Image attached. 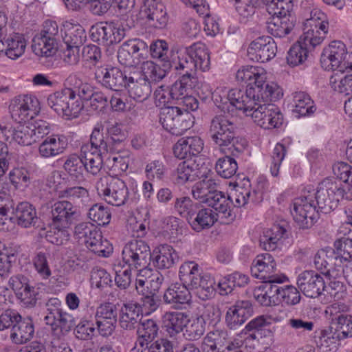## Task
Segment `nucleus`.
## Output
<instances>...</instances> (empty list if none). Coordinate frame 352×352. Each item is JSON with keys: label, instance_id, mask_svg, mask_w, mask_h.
<instances>
[{"label": "nucleus", "instance_id": "obj_1", "mask_svg": "<svg viewBox=\"0 0 352 352\" xmlns=\"http://www.w3.org/2000/svg\"><path fill=\"white\" fill-rule=\"evenodd\" d=\"M238 81L247 83V89L241 90L232 89L228 91L230 106L242 111L245 116L254 108L258 98H266L263 91L266 84V73L263 68L254 66H245L239 69L236 74Z\"/></svg>", "mask_w": 352, "mask_h": 352}, {"label": "nucleus", "instance_id": "obj_2", "mask_svg": "<svg viewBox=\"0 0 352 352\" xmlns=\"http://www.w3.org/2000/svg\"><path fill=\"white\" fill-rule=\"evenodd\" d=\"M328 29L327 15L320 9H313L309 17L303 22L302 34L288 52L287 63L292 67L302 64L307 58L309 49L314 48L322 42Z\"/></svg>", "mask_w": 352, "mask_h": 352}, {"label": "nucleus", "instance_id": "obj_3", "mask_svg": "<svg viewBox=\"0 0 352 352\" xmlns=\"http://www.w3.org/2000/svg\"><path fill=\"white\" fill-rule=\"evenodd\" d=\"M263 92L266 93L267 97L258 98L248 116L265 129L278 128L283 123V116L280 109L271 102L282 97V89L276 83L268 82Z\"/></svg>", "mask_w": 352, "mask_h": 352}, {"label": "nucleus", "instance_id": "obj_4", "mask_svg": "<svg viewBox=\"0 0 352 352\" xmlns=\"http://www.w3.org/2000/svg\"><path fill=\"white\" fill-rule=\"evenodd\" d=\"M208 134L224 153L236 156L247 146V141L236 135V124L223 115L215 116L212 118Z\"/></svg>", "mask_w": 352, "mask_h": 352}, {"label": "nucleus", "instance_id": "obj_5", "mask_svg": "<svg viewBox=\"0 0 352 352\" xmlns=\"http://www.w3.org/2000/svg\"><path fill=\"white\" fill-rule=\"evenodd\" d=\"M174 63V69L178 74L196 72L197 69L206 72L210 67V58L208 47L204 43H195L185 47Z\"/></svg>", "mask_w": 352, "mask_h": 352}, {"label": "nucleus", "instance_id": "obj_6", "mask_svg": "<svg viewBox=\"0 0 352 352\" xmlns=\"http://www.w3.org/2000/svg\"><path fill=\"white\" fill-rule=\"evenodd\" d=\"M95 188L99 197L113 206H123L129 200V188L118 177L104 175L96 181Z\"/></svg>", "mask_w": 352, "mask_h": 352}, {"label": "nucleus", "instance_id": "obj_7", "mask_svg": "<svg viewBox=\"0 0 352 352\" xmlns=\"http://www.w3.org/2000/svg\"><path fill=\"white\" fill-rule=\"evenodd\" d=\"M346 193L342 183L337 179L326 178L317 188L315 198L318 210L324 214L334 210Z\"/></svg>", "mask_w": 352, "mask_h": 352}, {"label": "nucleus", "instance_id": "obj_8", "mask_svg": "<svg viewBox=\"0 0 352 352\" xmlns=\"http://www.w3.org/2000/svg\"><path fill=\"white\" fill-rule=\"evenodd\" d=\"M320 63L325 70L340 73L352 70V52L348 53L345 45L338 41L331 42L324 48Z\"/></svg>", "mask_w": 352, "mask_h": 352}, {"label": "nucleus", "instance_id": "obj_9", "mask_svg": "<svg viewBox=\"0 0 352 352\" xmlns=\"http://www.w3.org/2000/svg\"><path fill=\"white\" fill-rule=\"evenodd\" d=\"M45 306L44 321L51 327L54 334L58 336H65L75 326L74 318L62 309L61 301L58 298H50Z\"/></svg>", "mask_w": 352, "mask_h": 352}, {"label": "nucleus", "instance_id": "obj_10", "mask_svg": "<svg viewBox=\"0 0 352 352\" xmlns=\"http://www.w3.org/2000/svg\"><path fill=\"white\" fill-rule=\"evenodd\" d=\"M160 122L165 130L175 135H182L194 122L191 113L181 107L169 106L162 108Z\"/></svg>", "mask_w": 352, "mask_h": 352}, {"label": "nucleus", "instance_id": "obj_11", "mask_svg": "<svg viewBox=\"0 0 352 352\" xmlns=\"http://www.w3.org/2000/svg\"><path fill=\"white\" fill-rule=\"evenodd\" d=\"M123 262L129 267L146 268L150 263L151 252L149 245L142 239L128 242L122 252Z\"/></svg>", "mask_w": 352, "mask_h": 352}, {"label": "nucleus", "instance_id": "obj_12", "mask_svg": "<svg viewBox=\"0 0 352 352\" xmlns=\"http://www.w3.org/2000/svg\"><path fill=\"white\" fill-rule=\"evenodd\" d=\"M312 196H302L295 199L292 214L294 220L301 229L310 228L318 218Z\"/></svg>", "mask_w": 352, "mask_h": 352}, {"label": "nucleus", "instance_id": "obj_13", "mask_svg": "<svg viewBox=\"0 0 352 352\" xmlns=\"http://www.w3.org/2000/svg\"><path fill=\"white\" fill-rule=\"evenodd\" d=\"M80 212L74 204L68 200H60L51 206L50 226L69 228L79 219Z\"/></svg>", "mask_w": 352, "mask_h": 352}, {"label": "nucleus", "instance_id": "obj_14", "mask_svg": "<svg viewBox=\"0 0 352 352\" xmlns=\"http://www.w3.org/2000/svg\"><path fill=\"white\" fill-rule=\"evenodd\" d=\"M276 266L274 256L270 253H264L257 255L254 259L251 271L254 276L264 283H283L287 277L275 274Z\"/></svg>", "mask_w": 352, "mask_h": 352}, {"label": "nucleus", "instance_id": "obj_15", "mask_svg": "<svg viewBox=\"0 0 352 352\" xmlns=\"http://www.w3.org/2000/svg\"><path fill=\"white\" fill-rule=\"evenodd\" d=\"M10 111L12 118L18 122L32 120L41 110L38 100L33 96H23L15 98L11 102Z\"/></svg>", "mask_w": 352, "mask_h": 352}, {"label": "nucleus", "instance_id": "obj_16", "mask_svg": "<svg viewBox=\"0 0 352 352\" xmlns=\"http://www.w3.org/2000/svg\"><path fill=\"white\" fill-rule=\"evenodd\" d=\"M148 53L147 44L141 39L135 38L124 42L118 51L119 63L126 67L138 65Z\"/></svg>", "mask_w": 352, "mask_h": 352}, {"label": "nucleus", "instance_id": "obj_17", "mask_svg": "<svg viewBox=\"0 0 352 352\" xmlns=\"http://www.w3.org/2000/svg\"><path fill=\"white\" fill-rule=\"evenodd\" d=\"M271 322L263 316H258L250 320L245 326V344L251 348L256 349L260 345L265 344V340L270 337L272 331L270 329Z\"/></svg>", "mask_w": 352, "mask_h": 352}, {"label": "nucleus", "instance_id": "obj_18", "mask_svg": "<svg viewBox=\"0 0 352 352\" xmlns=\"http://www.w3.org/2000/svg\"><path fill=\"white\" fill-rule=\"evenodd\" d=\"M277 45L274 40L267 36L258 37L252 41L248 48V56L253 61L265 63L276 54Z\"/></svg>", "mask_w": 352, "mask_h": 352}, {"label": "nucleus", "instance_id": "obj_19", "mask_svg": "<svg viewBox=\"0 0 352 352\" xmlns=\"http://www.w3.org/2000/svg\"><path fill=\"white\" fill-rule=\"evenodd\" d=\"M129 73H124L118 67H100L96 69L95 78L103 87L118 91L125 87Z\"/></svg>", "mask_w": 352, "mask_h": 352}, {"label": "nucleus", "instance_id": "obj_20", "mask_svg": "<svg viewBox=\"0 0 352 352\" xmlns=\"http://www.w3.org/2000/svg\"><path fill=\"white\" fill-rule=\"evenodd\" d=\"M297 285L305 296L311 298L320 296L326 288L323 278L313 270L301 272L297 278Z\"/></svg>", "mask_w": 352, "mask_h": 352}, {"label": "nucleus", "instance_id": "obj_21", "mask_svg": "<svg viewBox=\"0 0 352 352\" xmlns=\"http://www.w3.org/2000/svg\"><path fill=\"white\" fill-rule=\"evenodd\" d=\"M125 87L128 89L129 96L139 102L147 100L152 92L151 82L139 70L129 72Z\"/></svg>", "mask_w": 352, "mask_h": 352}, {"label": "nucleus", "instance_id": "obj_22", "mask_svg": "<svg viewBox=\"0 0 352 352\" xmlns=\"http://www.w3.org/2000/svg\"><path fill=\"white\" fill-rule=\"evenodd\" d=\"M142 18L153 21L157 28H164L168 23V15L164 4L160 0H145L140 12Z\"/></svg>", "mask_w": 352, "mask_h": 352}, {"label": "nucleus", "instance_id": "obj_23", "mask_svg": "<svg viewBox=\"0 0 352 352\" xmlns=\"http://www.w3.org/2000/svg\"><path fill=\"white\" fill-rule=\"evenodd\" d=\"M253 313L251 303L248 300L236 302L227 310L226 323L230 329H236L249 318Z\"/></svg>", "mask_w": 352, "mask_h": 352}, {"label": "nucleus", "instance_id": "obj_24", "mask_svg": "<svg viewBox=\"0 0 352 352\" xmlns=\"http://www.w3.org/2000/svg\"><path fill=\"white\" fill-rule=\"evenodd\" d=\"M232 340L226 331L216 329L208 332L204 337L201 349L203 352H227Z\"/></svg>", "mask_w": 352, "mask_h": 352}, {"label": "nucleus", "instance_id": "obj_25", "mask_svg": "<svg viewBox=\"0 0 352 352\" xmlns=\"http://www.w3.org/2000/svg\"><path fill=\"white\" fill-rule=\"evenodd\" d=\"M142 319L141 305L137 302H130L124 304L120 311L119 322L122 329H135Z\"/></svg>", "mask_w": 352, "mask_h": 352}, {"label": "nucleus", "instance_id": "obj_26", "mask_svg": "<svg viewBox=\"0 0 352 352\" xmlns=\"http://www.w3.org/2000/svg\"><path fill=\"white\" fill-rule=\"evenodd\" d=\"M204 148V142L198 136L186 137L179 139L173 147V153L177 158L184 159L197 155Z\"/></svg>", "mask_w": 352, "mask_h": 352}, {"label": "nucleus", "instance_id": "obj_27", "mask_svg": "<svg viewBox=\"0 0 352 352\" xmlns=\"http://www.w3.org/2000/svg\"><path fill=\"white\" fill-rule=\"evenodd\" d=\"M191 296L188 288L183 283H175L169 286L164 292L163 301L173 308H179L181 305L190 301Z\"/></svg>", "mask_w": 352, "mask_h": 352}, {"label": "nucleus", "instance_id": "obj_28", "mask_svg": "<svg viewBox=\"0 0 352 352\" xmlns=\"http://www.w3.org/2000/svg\"><path fill=\"white\" fill-rule=\"evenodd\" d=\"M294 26L295 19L292 16L273 15L267 23V32L278 38L289 34Z\"/></svg>", "mask_w": 352, "mask_h": 352}, {"label": "nucleus", "instance_id": "obj_29", "mask_svg": "<svg viewBox=\"0 0 352 352\" xmlns=\"http://www.w3.org/2000/svg\"><path fill=\"white\" fill-rule=\"evenodd\" d=\"M67 146L63 136L47 137L38 146V154L42 158H50L63 153Z\"/></svg>", "mask_w": 352, "mask_h": 352}, {"label": "nucleus", "instance_id": "obj_30", "mask_svg": "<svg viewBox=\"0 0 352 352\" xmlns=\"http://www.w3.org/2000/svg\"><path fill=\"white\" fill-rule=\"evenodd\" d=\"M179 278L183 285L189 289H195L200 286L204 276L201 275V270L198 264L193 261L185 262L179 268Z\"/></svg>", "mask_w": 352, "mask_h": 352}, {"label": "nucleus", "instance_id": "obj_31", "mask_svg": "<svg viewBox=\"0 0 352 352\" xmlns=\"http://www.w3.org/2000/svg\"><path fill=\"white\" fill-rule=\"evenodd\" d=\"M166 331L170 337H175L183 331L188 321V316L184 312L168 311L162 317Z\"/></svg>", "mask_w": 352, "mask_h": 352}, {"label": "nucleus", "instance_id": "obj_32", "mask_svg": "<svg viewBox=\"0 0 352 352\" xmlns=\"http://www.w3.org/2000/svg\"><path fill=\"white\" fill-rule=\"evenodd\" d=\"M153 263L160 270L170 269L173 267L179 260L176 251L171 245L163 244L154 250Z\"/></svg>", "mask_w": 352, "mask_h": 352}, {"label": "nucleus", "instance_id": "obj_33", "mask_svg": "<svg viewBox=\"0 0 352 352\" xmlns=\"http://www.w3.org/2000/svg\"><path fill=\"white\" fill-rule=\"evenodd\" d=\"M198 166L192 159L180 162L173 174L175 182L182 185L188 182L195 181L200 174Z\"/></svg>", "mask_w": 352, "mask_h": 352}, {"label": "nucleus", "instance_id": "obj_34", "mask_svg": "<svg viewBox=\"0 0 352 352\" xmlns=\"http://www.w3.org/2000/svg\"><path fill=\"white\" fill-rule=\"evenodd\" d=\"M34 334V325L28 318L18 322L11 329L10 338L14 344H22L30 341Z\"/></svg>", "mask_w": 352, "mask_h": 352}, {"label": "nucleus", "instance_id": "obj_35", "mask_svg": "<svg viewBox=\"0 0 352 352\" xmlns=\"http://www.w3.org/2000/svg\"><path fill=\"white\" fill-rule=\"evenodd\" d=\"M188 222L192 228L196 232H200L204 229L212 227L217 221V214L210 208H201L195 214L188 217Z\"/></svg>", "mask_w": 352, "mask_h": 352}, {"label": "nucleus", "instance_id": "obj_36", "mask_svg": "<svg viewBox=\"0 0 352 352\" xmlns=\"http://www.w3.org/2000/svg\"><path fill=\"white\" fill-rule=\"evenodd\" d=\"M10 212L14 213L17 224L23 228L34 226L38 220L36 209L28 202L19 203L14 210L12 208Z\"/></svg>", "mask_w": 352, "mask_h": 352}, {"label": "nucleus", "instance_id": "obj_37", "mask_svg": "<svg viewBox=\"0 0 352 352\" xmlns=\"http://www.w3.org/2000/svg\"><path fill=\"white\" fill-rule=\"evenodd\" d=\"M172 66L170 61H144L140 72L149 81H159L166 76Z\"/></svg>", "mask_w": 352, "mask_h": 352}, {"label": "nucleus", "instance_id": "obj_38", "mask_svg": "<svg viewBox=\"0 0 352 352\" xmlns=\"http://www.w3.org/2000/svg\"><path fill=\"white\" fill-rule=\"evenodd\" d=\"M109 137L104 135V126L98 123L90 135L91 151L102 155L107 154L111 151Z\"/></svg>", "mask_w": 352, "mask_h": 352}, {"label": "nucleus", "instance_id": "obj_39", "mask_svg": "<svg viewBox=\"0 0 352 352\" xmlns=\"http://www.w3.org/2000/svg\"><path fill=\"white\" fill-rule=\"evenodd\" d=\"M286 233V229L283 226L274 225L271 228L263 232L260 239V245L266 251L275 250L280 240Z\"/></svg>", "mask_w": 352, "mask_h": 352}, {"label": "nucleus", "instance_id": "obj_40", "mask_svg": "<svg viewBox=\"0 0 352 352\" xmlns=\"http://www.w3.org/2000/svg\"><path fill=\"white\" fill-rule=\"evenodd\" d=\"M217 184L215 179L211 177L206 176L201 180L197 182L192 188L193 197L200 202L206 204L217 190Z\"/></svg>", "mask_w": 352, "mask_h": 352}, {"label": "nucleus", "instance_id": "obj_41", "mask_svg": "<svg viewBox=\"0 0 352 352\" xmlns=\"http://www.w3.org/2000/svg\"><path fill=\"white\" fill-rule=\"evenodd\" d=\"M293 112L296 113L298 117L310 116L316 110L314 100L306 92H295L293 95Z\"/></svg>", "mask_w": 352, "mask_h": 352}, {"label": "nucleus", "instance_id": "obj_42", "mask_svg": "<svg viewBox=\"0 0 352 352\" xmlns=\"http://www.w3.org/2000/svg\"><path fill=\"white\" fill-rule=\"evenodd\" d=\"M340 340L342 339L335 332L321 330L316 336L315 342L320 352H336Z\"/></svg>", "mask_w": 352, "mask_h": 352}, {"label": "nucleus", "instance_id": "obj_43", "mask_svg": "<svg viewBox=\"0 0 352 352\" xmlns=\"http://www.w3.org/2000/svg\"><path fill=\"white\" fill-rule=\"evenodd\" d=\"M264 286L258 287L254 292L256 300L263 306L275 305L277 301L278 285L276 283H266Z\"/></svg>", "mask_w": 352, "mask_h": 352}, {"label": "nucleus", "instance_id": "obj_44", "mask_svg": "<svg viewBox=\"0 0 352 352\" xmlns=\"http://www.w3.org/2000/svg\"><path fill=\"white\" fill-rule=\"evenodd\" d=\"M32 47L36 55L50 57L57 52L58 43L36 34L32 39Z\"/></svg>", "mask_w": 352, "mask_h": 352}, {"label": "nucleus", "instance_id": "obj_45", "mask_svg": "<svg viewBox=\"0 0 352 352\" xmlns=\"http://www.w3.org/2000/svg\"><path fill=\"white\" fill-rule=\"evenodd\" d=\"M138 342L151 343L157 337L159 327L153 319H142L137 327Z\"/></svg>", "mask_w": 352, "mask_h": 352}, {"label": "nucleus", "instance_id": "obj_46", "mask_svg": "<svg viewBox=\"0 0 352 352\" xmlns=\"http://www.w3.org/2000/svg\"><path fill=\"white\" fill-rule=\"evenodd\" d=\"M58 197L60 199L72 201L73 204L86 205L89 201V193L87 188L82 186L67 187L58 191Z\"/></svg>", "mask_w": 352, "mask_h": 352}, {"label": "nucleus", "instance_id": "obj_47", "mask_svg": "<svg viewBox=\"0 0 352 352\" xmlns=\"http://www.w3.org/2000/svg\"><path fill=\"white\" fill-rule=\"evenodd\" d=\"M6 55L11 59H16L22 56L26 47L24 37L19 34L10 36L6 39Z\"/></svg>", "mask_w": 352, "mask_h": 352}, {"label": "nucleus", "instance_id": "obj_48", "mask_svg": "<svg viewBox=\"0 0 352 352\" xmlns=\"http://www.w3.org/2000/svg\"><path fill=\"white\" fill-rule=\"evenodd\" d=\"M87 38L86 33L83 28L79 25H72L67 29L63 36L64 43L67 47L77 50L83 45Z\"/></svg>", "mask_w": 352, "mask_h": 352}, {"label": "nucleus", "instance_id": "obj_49", "mask_svg": "<svg viewBox=\"0 0 352 352\" xmlns=\"http://www.w3.org/2000/svg\"><path fill=\"white\" fill-rule=\"evenodd\" d=\"M104 45H110L120 43L126 34L127 29L122 24L107 23L104 24Z\"/></svg>", "mask_w": 352, "mask_h": 352}, {"label": "nucleus", "instance_id": "obj_50", "mask_svg": "<svg viewBox=\"0 0 352 352\" xmlns=\"http://www.w3.org/2000/svg\"><path fill=\"white\" fill-rule=\"evenodd\" d=\"M206 331V321L203 316L190 320L185 326L184 336L189 341L198 340Z\"/></svg>", "mask_w": 352, "mask_h": 352}, {"label": "nucleus", "instance_id": "obj_51", "mask_svg": "<svg viewBox=\"0 0 352 352\" xmlns=\"http://www.w3.org/2000/svg\"><path fill=\"white\" fill-rule=\"evenodd\" d=\"M206 204L223 214L225 217L230 216V199L217 189L208 199Z\"/></svg>", "mask_w": 352, "mask_h": 352}, {"label": "nucleus", "instance_id": "obj_52", "mask_svg": "<svg viewBox=\"0 0 352 352\" xmlns=\"http://www.w3.org/2000/svg\"><path fill=\"white\" fill-rule=\"evenodd\" d=\"M206 204L223 214L225 217L230 216V199L217 189L208 199Z\"/></svg>", "mask_w": 352, "mask_h": 352}, {"label": "nucleus", "instance_id": "obj_53", "mask_svg": "<svg viewBox=\"0 0 352 352\" xmlns=\"http://www.w3.org/2000/svg\"><path fill=\"white\" fill-rule=\"evenodd\" d=\"M88 146L82 147L84 153L85 170L91 174L97 175L103 166L102 155L92 151L87 152Z\"/></svg>", "mask_w": 352, "mask_h": 352}, {"label": "nucleus", "instance_id": "obj_54", "mask_svg": "<svg viewBox=\"0 0 352 352\" xmlns=\"http://www.w3.org/2000/svg\"><path fill=\"white\" fill-rule=\"evenodd\" d=\"M63 168L72 178L81 179L85 171L84 160L78 155L72 154L65 160Z\"/></svg>", "mask_w": 352, "mask_h": 352}, {"label": "nucleus", "instance_id": "obj_55", "mask_svg": "<svg viewBox=\"0 0 352 352\" xmlns=\"http://www.w3.org/2000/svg\"><path fill=\"white\" fill-rule=\"evenodd\" d=\"M82 108L83 104L78 97H77L76 91L70 88L69 91V98L66 100L63 118L67 120H71L76 118Z\"/></svg>", "mask_w": 352, "mask_h": 352}, {"label": "nucleus", "instance_id": "obj_56", "mask_svg": "<svg viewBox=\"0 0 352 352\" xmlns=\"http://www.w3.org/2000/svg\"><path fill=\"white\" fill-rule=\"evenodd\" d=\"M71 87H66L60 91L50 94L47 98V104L58 115L63 117L66 100L69 98V91Z\"/></svg>", "mask_w": 352, "mask_h": 352}, {"label": "nucleus", "instance_id": "obj_57", "mask_svg": "<svg viewBox=\"0 0 352 352\" xmlns=\"http://www.w3.org/2000/svg\"><path fill=\"white\" fill-rule=\"evenodd\" d=\"M12 140L22 146L31 145L34 142L32 129L30 123L18 124L12 131Z\"/></svg>", "mask_w": 352, "mask_h": 352}, {"label": "nucleus", "instance_id": "obj_58", "mask_svg": "<svg viewBox=\"0 0 352 352\" xmlns=\"http://www.w3.org/2000/svg\"><path fill=\"white\" fill-rule=\"evenodd\" d=\"M331 329L343 340L352 336V316L346 314L331 322Z\"/></svg>", "mask_w": 352, "mask_h": 352}, {"label": "nucleus", "instance_id": "obj_59", "mask_svg": "<svg viewBox=\"0 0 352 352\" xmlns=\"http://www.w3.org/2000/svg\"><path fill=\"white\" fill-rule=\"evenodd\" d=\"M277 301L288 305H295L300 302L301 296L298 289L293 285L280 287L278 285Z\"/></svg>", "mask_w": 352, "mask_h": 352}, {"label": "nucleus", "instance_id": "obj_60", "mask_svg": "<svg viewBox=\"0 0 352 352\" xmlns=\"http://www.w3.org/2000/svg\"><path fill=\"white\" fill-rule=\"evenodd\" d=\"M226 156L219 158L216 163L217 173L224 178H230L236 173L238 166L235 160L230 156V153H225ZM231 155H232L231 154Z\"/></svg>", "mask_w": 352, "mask_h": 352}, {"label": "nucleus", "instance_id": "obj_61", "mask_svg": "<svg viewBox=\"0 0 352 352\" xmlns=\"http://www.w3.org/2000/svg\"><path fill=\"white\" fill-rule=\"evenodd\" d=\"M335 252L332 250H320L314 257L315 267L324 275H327L329 266L333 265Z\"/></svg>", "mask_w": 352, "mask_h": 352}, {"label": "nucleus", "instance_id": "obj_62", "mask_svg": "<svg viewBox=\"0 0 352 352\" xmlns=\"http://www.w3.org/2000/svg\"><path fill=\"white\" fill-rule=\"evenodd\" d=\"M88 217L98 226H104L109 223L111 213L109 209L101 204H95L89 209Z\"/></svg>", "mask_w": 352, "mask_h": 352}, {"label": "nucleus", "instance_id": "obj_63", "mask_svg": "<svg viewBox=\"0 0 352 352\" xmlns=\"http://www.w3.org/2000/svg\"><path fill=\"white\" fill-rule=\"evenodd\" d=\"M50 227V230L43 233L40 232V235L45 236L47 241L56 245H61L69 240V234L67 231L69 228Z\"/></svg>", "mask_w": 352, "mask_h": 352}, {"label": "nucleus", "instance_id": "obj_64", "mask_svg": "<svg viewBox=\"0 0 352 352\" xmlns=\"http://www.w3.org/2000/svg\"><path fill=\"white\" fill-rule=\"evenodd\" d=\"M130 152L128 150L119 151L112 153L108 160L111 164V168L116 172H124L128 169L130 162Z\"/></svg>", "mask_w": 352, "mask_h": 352}]
</instances>
